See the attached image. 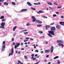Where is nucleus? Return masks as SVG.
I'll list each match as a JSON object with an SVG mask.
<instances>
[{
	"label": "nucleus",
	"mask_w": 64,
	"mask_h": 64,
	"mask_svg": "<svg viewBox=\"0 0 64 64\" xmlns=\"http://www.w3.org/2000/svg\"><path fill=\"white\" fill-rule=\"evenodd\" d=\"M53 48H51L50 49V51L51 53H52L53 52Z\"/></svg>",
	"instance_id": "nucleus-23"
},
{
	"label": "nucleus",
	"mask_w": 64,
	"mask_h": 64,
	"mask_svg": "<svg viewBox=\"0 0 64 64\" xmlns=\"http://www.w3.org/2000/svg\"><path fill=\"white\" fill-rule=\"evenodd\" d=\"M1 26H0V28H2V29H4V28H5V23L2 22V24H1Z\"/></svg>",
	"instance_id": "nucleus-3"
},
{
	"label": "nucleus",
	"mask_w": 64,
	"mask_h": 64,
	"mask_svg": "<svg viewBox=\"0 0 64 64\" xmlns=\"http://www.w3.org/2000/svg\"><path fill=\"white\" fill-rule=\"evenodd\" d=\"M24 58L25 59H27L28 58H27V56H24Z\"/></svg>",
	"instance_id": "nucleus-34"
},
{
	"label": "nucleus",
	"mask_w": 64,
	"mask_h": 64,
	"mask_svg": "<svg viewBox=\"0 0 64 64\" xmlns=\"http://www.w3.org/2000/svg\"><path fill=\"white\" fill-rule=\"evenodd\" d=\"M57 63L58 64H60V62L59 60H58Z\"/></svg>",
	"instance_id": "nucleus-35"
},
{
	"label": "nucleus",
	"mask_w": 64,
	"mask_h": 64,
	"mask_svg": "<svg viewBox=\"0 0 64 64\" xmlns=\"http://www.w3.org/2000/svg\"><path fill=\"white\" fill-rule=\"evenodd\" d=\"M16 45H15L14 46V48H17V47H18V46H20V43H16Z\"/></svg>",
	"instance_id": "nucleus-6"
},
{
	"label": "nucleus",
	"mask_w": 64,
	"mask_h": 64,
	"mask_svg": "<svg viewBox=\"0 0 64 64\" xmlns=\"http://www.w3.org/2000/svg\"><path fill=\"white\" fill-rule=\"evenodd\" d=\"M12 5H16V4L14 2H12Z\"/></svg>",
	"instance_id": "nucleus-29"
},
{
	"label": "nucleus",
	"mask_w": 64,
	"mask_h": 64,
	"mask_svg": "<svg viewBox=\"0 0 64 64\" xmlns=\"http://www.w3.org/2000/svg\"><path fill=\"white\" fill-rule=\"evenodd\" d=\"M37 26L38 27H42V24H38L37 25Z\"/></svg>",
	"instance_id": "nucleus-22"
},
{
	"label": "nucleus",
	"mask_w": 64,
	"mask_h": 64,
	"mask_svg": "<svg viewBox=\"0 0 64 64\" xmlns=\"http://www.w3.org/2000/svg\"><path fill=\"white\" fill-rule=\"evenodd\" d=\"M43 17L44 18H48L46 16H43Z\"/></svg>",
	"instance_id": "nucleus-39"
},
{
	"label": "nucleus",
	"mask_w": 64,
	"mask_h": 64,
	"mask_svg": "<svg viewBox=\"0 0 64 64\" xmlns=\"http://www.w3.org/2000/svg\"><path fill=\"white\" fill-rule=\"evenodd\" d=\"M57 43H62L64 44V42L63 40H58L56 41Z\"/></svg>",
	"instance_id": "nucleus-5"
},
{
	"label": "nucleus",
	"mask_w": 64,
	"mask_h": 64,
	"mask_svg": "<svg viewBox=\"0 0 64 64\" xmlns=\"http://www.w3.org/2000/svg\"><path fill=\"white\" fill-rule=\"evenodd\" d=\"M24 42H27V41L26 40H24Z\"/></svg>",
	"instance_id": "nucleus-53"
},
{
	"label": "nucleus",
	"mask_w": 64,
	"mask_h": 64,
	"mask_svg": "<svg viewBox=\"0 0 64 64\" xmlns=\"http://www.w3.org/2000/svg\"><path fill=\"white\" fill-rule=\"evenodd\" d=\"M0 6H1L2 7H3V6L2 4L0 2Z\"/></svg>",
	"instance_id": "nucleus-31"
},
{
	"label": "nucleus",
	"mask_w": 64,
	"mask_h": 64,
	"mask_svg": "<svg viewBox=\"0 0 64 64\" xmlns=\"http://www.w3.org/2000/svg\"><path fill=\"white\" fill-rule=\"evenodd\" d=\"M61 26L60 25H56V27L57 29H60Z\"/></svg>",
	"instance_id": "nucleus-13"
},
{
	"label": "nucleus",
	"mask_w": 64,
	"mask_h": 64,
	"mask_svg": "<svg viewBox=\"0 0 64 64\" xmlns=\"http://www.w3.org/2000/svg\"><path fill=\"white\" fill-rule=\"evenodd\" d=\"M6 21V20L4 18H3L2 20V22H4V21Z\"/></svg>",
	"instance_id": "nucleus-30"
},
{
	"label": "nucleus",
	"mask_w": 64,
	"mask_h": 64,
	"mask_svg": "<svg viewBox=\"0 0 64 64\" xmlns=\"http://www.w3.org/2000/svg\"><path fill=\"white\" fill-rule=\"evenodd\" d=\"M21 50H24V48H22L21 49Z\"/></svg>",
	"instance_id": "nucleus-63"
},
{
	"label": "nucleus",
	"mask_w": 64,
	"mask_h": 64,
	"mask_svg": "<svg viewBox=\"0 0 64 64\" xmlns=\"http://www.w3.org/2000/svg\"><path fill=\"white\" fill-rule=\"evenodd\" d=\"M12 45H15V42H13Z\"/></svg>",
	"instance_id": "nucleus-47"
},
{
	"label": "nucleus",
	"mask_w": 64,
	"mask_h": 64,
	"mask_svg": "<svg viewBox=\"0 0 64 64\" xmlns=\"http://www.w3.org/2000/svg\"><path fill=\"white\" fill-rule=\"evenodd\" d=\"M34 54H31V56H32V57H31V59H32L33 60H35L36 59V58H34Z\"/></svg>",
	"instance_id": "nucleus-7"
},
{
	"label": "nucleus",
	"mask_w": 64,
	"mask_h": 64,
	"mask_svg": "<svg viewBox=\"0 0 64 64\" xmlns=\"http://www.w3.org/2000/svg\"><path fill=\"white\" fill-rule=\"evenodd\" d=\"M40 61H38L37 62L35 63L34 64H38V63H40Z\"/></svg>",
	"instance_id": "nucleus-42"
},
{
	"label": "nucleus",
	"mask_w": 64,
	"mask_h": 64,
	"mask_svg": "<svg viewBox=\"0 0 64 64\" xmlns=\"http://www.w3.org/2000/svg\"><path fill=\"white\" fill-rule=\"evenodd\" d=\"M21 53V52L20 51H19L18 52V54H20V53Z\"/></svg>",
	"instance_id": "nucleus-55"
},
{
	"label": "nucleus",
	"mask_w": 64,
	"mask_h": 64,
	"mask_svg": "<svg viewBox=\"0 0 64 64\" xmlns=\"http://www.w3.org/2000/svg\"><path fill=\"white\" fill-rule=\"evenodd\" d=\"M49 8H50V9H52V10H53V8L50 7H49Z\"/></svg>",
	"instance_id": "nucleus-44"
},
{
	"label": "nucleus",
	"mask_w": 64,
	"mask_h": 64,
	"mask_svg": "<svg viewBox=\"0 0 64 64\" xmlns=\"http://www.w3.org/2000/svg\"><path fill=\"white\" fill-rule=\"evenodd\" d=\"M35 52H37V53H38V52H39V51L38 50H35Z\"/></svg>",
	"instance_id": "nucleus-37"
},
{
	"label": "nucleus",
	"mask_w": 64,
	"mask_h": 64,
	"mask_svg": "<svg viewBox=\"0 0 64 64\" xmlns=\"http://www.w3.org/2000/svg\"><path fill=\"white\" fill-rule=\"evenodd\" d=\"M61 18H64V17L62 16H61Z\"/></svg>",
	"instance_id": "nucleus-58"
},
{
	"label": "nucleus",
	"mask_w": 64,
	"mask_h": 64,
	"mask_svg": "<svg viewBox=\"0 0 64 64\" xmlns=\"http://www.w3.org/2000/svg\"><path fill=\"white\" fill-rule=\"evenodd\" d=\"M31 24L29 23H28L26 24L27 26H29Z\"/></svg>",
	"instance_id": "nucleus-36"
},
{
	"label": "nucleus",
	"mask_w": 64,
	"mask_h": 64,
	"mask_svg": "<svg viewBox=\"0 0 64 64\" xmlns=\"http://www.w3.org/2000/svg\"><path fill=\"white\" fill-rule=\"evenodd\" d=\"M27 11V9H23L22 10L20 11V12H25V11Z\"/></svg>",
	"instance_id": "nucleus-10"
},
{
	"label": "nucleus",
	"mask_w": 64,
	"mask_h": 64,
	"mask_svg": "<svg viewBox=\"0 0 64 64\" xmlns=\"http://www.w3.org/2000/svg\"><path fill=\"white\" fill-rule=\"evenodd\" d=\"M46 3H47V4H48V5H52V3H51V2H46Z\"/></svg>",
	"instance_id": "nucleus-17"
},
{
	"label": "nucleus",
	"mask_w": 64,
	"mask_h": 64,
	"mask_svg": "<svg viewBox=\"0 0 64 64\" xmlns=\"http://www.w3.org/2000/svg\"><path fill=\"white\" fill-rule=\"evenodd\" d=\"M52 16L54 17H56L57 15L56 14H54Z\"/></svg>",
	"instance_id": "nucleus-33"
},
{
	"label": "nucleus",
	"mask_w": 64,
	"mask_h": 64,
	"mask_svg": "<svg viewBox=\"0 0 64 64\" xmlns=\"http://www.w3.org/2000/svg\"><path fill=\"white\" fill-rule=\"evenodd\" d=\"M38 56V54H36L35 55V57H37Z\"/></svg>",
	"instance_id": "nucleus-56"
},
{
	"label": "nucleus",
	"mask_w": 64,
	"mask_h": 64,
	"mask_svg": "<svg viewBox=\"0 0 64 64\" xmlns=\"http://www.w3.org/2000/svg\"><path fill=\"white\" fill-rule=\"evenodd\" d=\"M14 38H12V41H14Z\"/></svg>",
	"instance_id": "nucleus-38"
},
{
	"label": "nucleus",
	"mask_w": 64,
	"mask_h": 64,
	"mask_svg": "<svg viewBox=\"0 0 64 64\" xmlns=\"http://www.w3.org/2000/svg\"><path fill=\"white\" fill-rule=\"evenodd\" d=\"M48 42H46V44L47 45V44H48Z\"/></svg>",
	"instance_id": "nucleus-62"
},
{
	"label": "nucleus",
	"mask_w": 64,
	"mask_h": 64,
	"mask_svg": "<svg viewBox=\"0 0 64 64\" xmlns=\"http://www.w3.org/2000/svg\"><path fill=\"white\" fill-rule=\"evenodd\" d=\"M11 53H12V54L14 53V49L13 48H12L11 49Z\"/></svg>",
	"instance_id": "nucleus-15"
},
{
	"label": "nucleus",
	"mask_w": 64,
	"mask_h": 64,
	"mask_svg": "<svg viewBox=\"0 0 64 64\" xmlns=\"http://www.w3.org/2000/svg\"><path fill=\"white\" fill-rule=\"evenodd\" d=\"M59 23L61 25H64V22H59Z\"/></svg>",
	"instance_id": "nucleus-11"
},
{
	"label": "nucleus",
	"mask_w": 64,
	"mask_h": 64,
	"mask_svg": "<svg viewBox=\"0 0 64 64\" xmlns=\"http://www.w3.org/2000/svg\"><path fill=\"white\" fill-rule=\"evenodd\" d=\"M29 32H24V34H28V33H29Z\"/></svg>",
	"instance_id": "nucleus-27"
},
{
	"label": "nucleus",
	"mask_w": 64,
	"mask_h": 64,
	"mask_svg": "<svg viewBox=\"0 0 64 64\" xmlns=\"http://www.w3.org/2000/svg\"><path fill=\"white\" fill-rule=\"evenodd\" d=\"M4 16H1V17L0 18V19H4Z\"/></svg>",
	"instance_id": "nucleus-21"
},
{
	"label": "nucleus",
	"mask_w": 64,
	"mask_h": 64,
	"mask_svg": "<svg viewBox=\"0 0 64 64\" xmlns=\"http://www.w3.org/2000/svg\"><path fill=\"white\" fill-rule=\"evenodd\" d=\"M3 45H5V41H3L2 42Z\"/></svg>",
	"instance_id": "nucleus-32"
},
{
	"label": "nucleus",
	"mask_w": 64,
	"mask_h": 64,
	"mask_svg": "<svg viewBox=\"0 0 64 64\" xmlns=\"http://www.w3.org/2000/svg\"><path fill=\"white\" fill-rule=\"evenodd\" d=\"M30 38H29L26 37V40H28V39H29Z\"/></svg>",
	"instance_id": "nucleus-41"
},
{
	"label": "nucleus",
	"mask_w": 64,
	"mask_h": 64,
	"mask_svg": "<svg viewBox=\"0 0 64 64\" xmlns=\"http://www.w3.org/2000/svg\"><path fill=\"white\" fill-rule=\"evenodd\" d=\"M27 4L28 6H32V4H31L29 2H27Z\"/></svg>",
	"instance_id": "nucleus-12"
},
{
	"label": "nucleus",
	"mask_w": 64,
	"mask_h": 64,
	"mask_svg": "<svg viewBox=\"0 0 64 64\" xmlns=\"http://www.w3.org/2000/svg\"><path fill=\"white\" fill-rule=\"evenodd\" d=\"M61 6H58V8H61Z\"/></svg>",
	"instance_id": "nucleus-48"
},
{
	"label": "nucleus",
	"mask_w": 64,
	"mask_h": 64,
	"mask_svg": "<svg viewBox=\"0 0 64 64\" xmlns=\"http://www.w3.org/2000/svg\"><path fill=\"white\" fill-rule=\"evenodd\" d=\"M38 47L39 48H42V46H38Z\"/></svg>",
	"instance_id": "nucleus-51"
},
{
	"label": "nucleus",
	"mask_w": 64,
	"mask_h": 64,
	"mask_svg": "<svg viewBox=\"0 0 64 64\" xmlns=\"http://www.w3.org/2000/svg\"><path fill=\"white\" fill-rule=\"evenodd\" d=\"M51 64V62H49L48 63V64Z\"/></svg>",
	"instance_id": "nucleus-64"
},
{
	"label": "nucleus",
	"mask_w": 64,
	"mask_h": 64,
	"mask_svg": "<svg viewBox=\"0 0 64 64\" xmlns=\"http://www.w3.org/2000/svg\"><path fill=\"white\" fill-rule=\"evenodd\" d=\"M34 5H37V3H34Z\"/></svg>",
	"instance_id": "nucleus-49"
},
{
	"label": "nucleus",
	"mask_w": 64,
	"mask_h": 64,
	"mask_svg": "<svg viewBox=\"0 0 64 64\" xmlns=\"http://www.w3.org/2000/svg\"><path fill=\"white\" fill-rule=\"evenodd\" d=\"M53 24H54V23H52V24H50V25H53Z\"/></svg>",
	"instance_id": "nucleus-59"
},
{
	"label": "nucleus",
	"mask_w": 64,
	"mask_h": 64,
	"mask_svg": "<svg viewBox=\"0 0 64 64\" xmlns=\"http://www.w3.org/2000/svg\"><path fill=\"white\" fill-rule=\"evenodd\" d=\"M12 20L14 24H16V22L18 21V18H16L14 19H12Z\"/></svg>",
	"instance_id": "nucleus-4"
},
{
	"label": "nucleus",
	"mask_w": 64,
	"mask_h": 64,
	"mask_svg": "<svg viewBox=\"0 0 64 64\" xmlns=\"http://www.w3.org/2000/svg\"><path fill=\"white\" fill-rule=\"evenodd\" d=\"M30 8L31 9H32V10H35V11L36 10V8H32V7H31V8Z\"/></svg>",
	"instance_id": "nucleus-19"
},
{
	"label": "nucleus",
	"mask_w": 64,
	"mask_h": 64,
	"mask_svg": "<svg viewBox=\"0 0 64 64\" xmlns=\"http://www.w3.org/2000/svg\"><path fill=\"white\" fill-rule=\"evenodd\" d=\"M32 19V21L34 22H36L37 23H39L40 24H42V21H40L39 20H36V18L34 16H32L31 17Z\"/></svg>",
	"instance_id": "nucleus-2"
},
{
	"label": "nucleus",
	"mask_w": 64,
	"mask_h": 64,
	"mask_svg": "<svg viewBox=\"0 0 64 64\" xmlns=\"http://www.w3.org/2000/svg\"><path fill=\"white\" fill-rule=\"evenodd\" d=\"M38 33H40V34H42V33H43V31H38Z\"/></svg>",
	"instance_id": "nucleus-28"
},
{
	"label": "nucleus",
	"mask_w": 64,
	"mask_h": 64,
	"mask_svg": "<svg viewBox=\"0 0 64 64\" xmlns=\"http://www.w3.org/2000/svg\"><path fill=\"white\" fill-rule=\"evenodd\" d=\"M50 50H47L45 51V53H49L50 52Z\"/></svg>",
	"instance_id": "nucleus-14"
},
{
	"label": "nucleus",
	"mask_w": 64,
	"mask_h": 64,
	"mask_svg": "<svg viewBox=\"0 0 64 64\" xmlns=\"http://www.w3.org/2000/svg\"><path fill=\"white\" fill-rule=\"evenodd\" d=\"M45 27L46 28V30H47L48 28H50L51 30H49L48 32L49 34H47L49 37L52 38L53 36L52 35L54 36L55 35L54 32L55 31V29H56L55 27H52L50 25H46L45 26Z\"/></svg>",
	"instance_id": "nucleus-1"
},
{
	"label": "nucleus",
	"mask_w": 64,
	"mask_h": 64,
	"mask_svg": "<svg viewBox=\"0 0 64 64\" xmlns=\"http://www.w3.org/2000/svg\"><path fill=\"white\" fill-rule=\"evenodd\" d=\"M13 54L12 53V52H11V53H10L9 54V56H10L11 55H13Z\"/></svg>",
	"instance_id": "nucleus-26"
},
{
	"label": "nucleus",
	"mask_w": 64,
	"mask_h": 64,
	"mask_svg": "<svg viewBox=\"0 0 64 64\" xmlns=\"http://www.w3.org/2000/svg\"><path fill=\"white\" fill-rule=\"evenodd\" d=\"M30 40H32H32H33V38H30Z\"/></svg>",
	"instance_id": "nucleus-60"
},
{
	"label": "nucleus",
	"mask_w": 64,
	"mask_h": 64,
	"mask_svg": "<svg viewBox=\"0 0 64 64\" xmlns=\"http://www.w3.org/2000/svg\"><path fill=\"white\" fill-rule=\"evenodd\" d=\"M36 12L38 13V14H40V13H44V12L42 10H40L38 12Z\"/></svg>",
	"instance_id": "nucleus-9"
},
{
	"label": "nucleus",
	"mask_w": 64,
	"mask_h": 64,
	"mask_svg": "<svg viewBox=\"0 0 64 64\" xmlns=\"http://www.w3.org/2000/svg\"><path fill=\"white\" fill-rule=\"evenodd\" d=\"M5 50V48H2V51H3Z\"/></svg>",
	"instance_id": "nucleus-40"
},
{
	"label": "nucleus",
	"mask_w": 64,
	"mask_h": 64,
	"mask_svg": "<svg viewBox=\"0 0 64 64\" xmlns=\"http://www.w3.org/2000/svg\"><path fill=\"white\" fill-rule=\"evenodd\" d=\"M54 5H58V4H57V3H56V2H54Z\"/></svg>",
	"instance_id": "nucleus-43"
},
{
	"label": "nucleus",
	"mask_w": 64,
	"mask_h": 64,
	"mask_svg": "<svg viewBox=\"0 0 64 64\" xmlns=\"http://www.w3.org/2000/svg\"><path fill=\"white\" fill-rule=\"evenodd\" d=\"M59 58V56H56L54 58V59H57V58Z\"/></svg>",
	"instance_id": "nucleus-24"
},
{
	"label": "nucleus",
	"mask_w": 64,
	"mask_h": 64,
	"mask_svg": "<svg viewBox=\"0 0 64 64\" xmlns=\"http://www.w3.org/2000/svg\"><path fill=\"white\" fill-rule=\"evenodd\" d=\"M44 52L43 51H41L40 52V53H42V54H43Z\"/></svg>",
	"instance_id": "nucleus-50"
},
{
	"label": "nucleus",
	"mask_w": 64,
	"mask_h": 64,
	"mask_svg": "<svg viewBox=\"0 0 64 64\" xmlns=\"http://www.w3.org/2000/svg\"><path fill=\"white\" fill-rule=\"evenodd\" d=\"M4 5H8V4L7 2H4Z\"/></svg>",
	"instance_id": "nucleus-18"
},
{
	"label": "nucleus",
	"mask_w": 64,
	"mask_h": 64,
	"mask_svg": "<svg viewBox=\"0 0 64 64\" xmlns=\"http://www.w3.org/2000/svg\"><path fill=\"white\" fill-rule=\"evenodd\" d=\"M49 56V55H47L46 56V58H48Z\"/></svg>",
	"instance_id": "nucleus-46"
},
{
	"label": "nucleus",
	"mask_w": 64,
	"mask_h": 64,
	"mask_svg": "<svg viewBox=\"0 0 64 64\" xmlns=\"http://www.w3.org/2000/svg\"><path fill=\"white\" fill-rule=\"evenodd\" d=\"M27 31V30H22L20 32V33H21V32H24L25 31Z\"/></svg>",
	"instance_id": "nucleus-20"
},
{
	"label": "nucleus",
	"mask_w": 64,
	"mask_h": 64,
	"mask_svg": "<svg viewBox=\"0 0 64 64\" xmlns=\"http://www.w3.org/2000/svg\"><path fill=\"white\" fill-rule=\"evenodd\" d=\"M56 14H59V12H56Z\"/></svg>",
	"instance_id": "nucleus-57"
},
{
	"label": "nucleus",
	"mask_w": 64,
	"mask_h": 64,
	"mask_svg": "<svg viewBox=\"0 0 64 64\" xmlns=\"http://www.w3.org/2000/svg\"><path fill=\"white\" fill-rule=\"evenodd\" d=\"M2 48H5L6 47L5 45H2Z\"/></svg>",
	"instance_id": "nucleus-25"
},
{
	"label": "nucleus",
	"mask_w": 64,
	"mask_h": 64,
	"mask_svg": "<svg viewBox=\"0 0 64 64\" xmlns=\"http://www.w3.org/2000/svg\"><path fill=\"white\" fill-rule=\"evenodd\" d=\"M15 35H16V33H14L13 36L14 37H15Z\"/></svg>",
	"instance_id": "nucleus-61"
},
{
	"label": "nucleus",
	"mask_w": 64,
	"mask_h": 64,
	"mask_svg": "<svg viewBox=\"0 0 64 64\" xmlns=\"http://www.w3.org/2000/svg\"><path fill=\"white\" fill-rule=\"evenodd\" d=\"M4 0H0V2H3V1H4Z\"/></svg>",
	"instance_id": "nucleus-54"
},
{
	"label": "nucleus",
	"mask_w": 64,
	"mask_h": 64,
	"mask_svg": "<svg viewBox=\"0 0 64 64\" xmlns=\"http://www.w3.org/2000/svg\"><path fill=\"white\" fill-rule=\"evenodd\" d=\"M16 28H17V26H14L13 28V31H15V30Z\"/></svg>",
	"instance_id": "nucleus-16"
},
{
	"label": "nucleus",
	"mask_w": 64,
	"mask_h": 64,
	"mask_svg": "<svg viewBox=\"0 0 64 64\" xmlns=\"http://www.w3.org/2000/svg\"><path fill=\"white\" fill-rule=\"evenodd\" d=\"M20 45L21 46H22V45H23V43L22 42H21V43Z\"/></svg>",
	"instance_id": "nucleus-52"
},
{
	"label": "nucleus",
	"mask_w": 64,
	"mask_h": 64,
	"mask_svg": "<svg viewBox=\"0 0 64 64\" xmlns=\"http://www.w3.org/2000/svg\"><path fill=\"white\" fill-rule=\"evenodd\" d=\"M58 45L59 46H61L62 47H64V44L62 43H59L58 44Z\"/></svg>",
	"instance_id": "nucleus-8"
},
{
	"label": "nucleus",
	"mask_w": 64,
	"mask_h": 64,
	"mask_svg": "<svg viewBox=\"0 0 64 64\" xmlns=\"http://www.w3.org/2000/svg\"><path fill=\"white\" fill-rule=\"evenodd\" d=\"M37 5H40V2H38L37 3Z\"/></svg>",
	"instance_id": "nucleus-45"
}]
</instances>
